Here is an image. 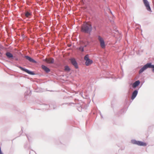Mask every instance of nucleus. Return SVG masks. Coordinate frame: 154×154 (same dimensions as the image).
Segmentation results:
<instances>
[{
  "mask_svg": "<svg viewBox=\"0 0 154 154\" xmlns=\"http://www.w3.org/2000/svg\"><path fill=\"white\" fill-rule=\"evenodd\" d=\"M138 91L137 90L134 91L132 93V97H131V99L132 100H133L134 99L135 97L136 96L137 94Z\"/></svg>",
  "mask_w": 154,
  "mask_h": 154,
  "instance_id": "nucleus-13",
  "label": "nucleus"
},
{
  "mask_svg": "<svg viewBox=\"0 0 154 154\" xmlns=\"http://www.w3.org/2000/svg\"><path fill=\"white\" fill-rule=\"evenodd\" d=\"M31 15V14L28 11L26 12L25 13V16L26 17H29Z\"/></svg>",
  "mask_w": 154,
  "mask_h": 154,
  "instance_id": "nucleus-15",
  "label": "nucleus"
},
{
  "mask_svg": "<svg viewBox=\"0 0 154 154\" xmlns=\"http://www.w3.org/2000/svg\"><path fill=\"white\" fill-rule=\"evenodd\" d=\"M19 68L21 70H22V71H23L26 72V73H28L29 74L32 75H33L35 74L33 72H31V71H29V70H28L27 69H24L23 68V67H21V66H20L19 67Z\"/></svg>",
  "mask_w": 154,
  "mask_h": 154,
  "instance_id": "nucleus-9",
  "label": "nucleus"
},
{
  "mask_svg": "<svg viewBox=\"0 0 154 154\" xmlns=\"http://www.w3.org/2000/svg\"><path fill=\"white\" fill-rule=\"evenodd\" d=\"M0 154H3V153L1 151V148L0 147Z\"/></svg>",
  "mask_w": 154,
  "mask_h": 154,
  "instance_id": "nucleus-19",
  "label": "nucleus"
},
{
  "mask_svg": "<svg viewBox=\"0 0 154 154\" xmlns=\"http://www.w3.org/2000/svg\"><path fill=\"white\" fill-rule=\"evenodd\" d=\"M131 143L133 144H137L140 146H145L146 145V144L145 143L141 141H136L135 140H132Z\"/></svg>",
  "mask_w": 154,
  "mask_h": 154,
  "instance_id": "nucleus-3",
  "label": "nucleus"
},
{
  "mask_svg": "<svg viewBox=\"0 0 154 154\" xmlns=\"http://www.w3.org/2000/svg\"><path fill=\"white\" fill-rule=\"evenodd\" d=\"M64 70L66 72H69L70 70V69L68 66H65Z\"/></svg>",
  "mask_w": 154,
  "mask_h": 154,
  "instance_id": "nucleus-16",
  "label": "nucleus"
},
{
  "mask_svg": "<svg viewBox=\"0 0 154 154\" xmlns=\"http://www.w3.org/2000/svg\"><path fill=\"white\" fill-rule=\"evenodd\" d=\"M70 60L72 64L76 69H78V64L75 58H71Z\"/></svg>",
  "mask_w": 154,
  "mask_h": 154,
  "instance_id": "nucleus-7",
  "label": "nucleus"
},
{
  "mask_svg": "<svg viewBox=\"0 0 154 154\" xmlns=\"http://www.w3.org/2000/svg\"><path fill=\"white\" fill-rule=\"evenodd\" d=\"M140 83V82L138 80L132 84V87L134 88H135Z\"/></svg>",
  "mask_w": 154,
  "mask_h": 154,
  "instance_id": "nucleus-11",
  "label": "nucleus"
},
{
  "mask_svg": "<svg viewBox=\"0 0 154 154\" xmlns=\"http://www.w3.org/2000/svg\"><path fill=\"white\" fill-rule=\"evenodd\" d=\"M81 47L79 48V50L81 51H84V47H86L88 44V42L87 41H82L81 42Z\"/></svg>",
  "mask_w": 154,
  "mask_h": 154,
  "instance_id": "nucleus-5",
  "label": "nucleus"
},
{
  "mask_svg": "<svg viewBox=\"0 0 154 154\" xmlns=\"http://www.w3.org/2000/svg\"><path fill=\"white\" fill-rule=\"evenodd\" d=\"M92 29L91 24L89 22H85L81 26V31L82 32L86 33H90Z\"/></svg>",
  "mask_w": 154,
  "mask_h": 154,
  "instance_id": "nucleus-1",
  "label": "nucleus"
},
{
  "mask_svg": "<svg viewBox=\"0 0 154 154\" xmlns=\"http://www.w3.org/2000/svg\"><path fill=\"white\" fill-rule=\"evenodd\" d=\"M84 59L85 61V64L86 66H89L93 63V61L89 58Z\"/></svg>",
  "mask_w": 154,
  "mask_h": 154,
  "instance_id": "nucleus-8",
  "label": "nucleus"
},
{
  "mask_svg": "<svg viewBox=\"0 0 154 154\" xmlns=\"http://www.w3.org/2000/svg\"><path fill=\"white\" fill-rule=\"evenodd\" d=\"M98 39L100 42L101 47L102 48H105L106 45L103 38L100 36H98Z\"/></svg>",
  "mask_w": 154,
  "mask_h": 154,
  "instance_id": "nucleus-4",
  "label": "nucleus"
},
{
  "mask_svg": "<svg viewBox=\"0 0 154 154\" xmlns=\"http://www.w3.org/2000/svg\"><path fill=\"white\" fill-rule=\"evenodd\" d=\"M143 3L146 7V9L149 11L151 12V10L149 2L147 0H143Z\"/></svg>",
  "mask_w": 154,
  "mask_h": 154,
  "instance_id": "nucleus-6",
  "label": "nucleus"
},
{
  "mask_svg": "<svg viewBox=\"0 0 154 154\" xmlns=\"http://www.w3.org/2000/svg\"><path fill=\"white\" fill-rule=\"evenodd\" d=\"M148 68H152V71L154 72V65H152L151 64V63H147L139 71V73H142L144 70Z\"/></svg>",
  "mask_w": 154,
  "mask_h": 154,
  "instance_id": "nucleus-2",
  "label": "nucleus"
},
{
  "mask_svg": "<svg viewBox=\"0 0 154 154\" xmlns=\"http://www.w3.org/2000/svg\"><path fill=\"white\" fill-rule=\"evenodd\" d=\"M6 55L9 58H12L13 57L12 54L9 52L6 53Z\"/></svg>",
  "mask_w": 154,
  "mask_h": 154,
  "instance_id": "nucleus-14",
  "label": "nucleus"
},
{
  "mask_svg": "<svg viewBox=\"0 0 154 154\" xmlns=\"http://www.w3.org/2000/svg\"><path fill=\"white\" fill-rule=\"evenodd\" d=\"M25 58H30V57L28 56H25Z\"/></svg>",
  "mask_w": 154,
  "mask_h": 154,
  "instance_id": "nucleus-20",
  "label": "nucleus"
},
{
  "mask_svg": "<svg viewBox=\"0 0 154 154\" xmlns=\"http://www.w3.org/2000/svg\"><path fill=\"white\" fill-rule=\"evenodd\" d=\"M27 59H28L29 60V61H30V62H34V63L36 62L34 60H33L32 58H27Z\"/></svg>",
  "mask_w": 154,
  "mask_h": 154,
  "instance_id": "nucleus-17",
  "label": "nucleus"
},
{
  "mask_svg": "<svg viewBox=\"0 0 154 154\" xmlns=\"http://www.w3.org/2000/svg\"><path fill=\"white\" fill-rule=\"evenodd\" d=\"M89 55L87 54V55H86L85 56L84 58H89Z\"/></svg>",
  "mask_w": 154,
  "mask_h": 154,
  "instance_id": "nucleus-18",
  "label": "nucleus"
},
{
  "mask_svg": "<svg viewBox=\"0 0 154 154\" xmlns=\"http://www.w3.org/2000/svg\"><path fill=\"white\" fill-rule=\"evenodd\" d=\"M42 69L46 72H48L50 71V69L48 68L44 65L42 66Z\"/></svg>",
  "mask_w": 154,
  "mask_h": 154,
  "instance_id": "nucleus-12",
  "label": "nucleus"
},
{
  "mask_svg": "<svg viewBox=\"0 0 154 154\" xmlns=\"http://www.w3.org/2000/svg\"><path fill=\"white\" fill-rule=\"evenodd\" d=\"M44 61L48 63H53L54 62L53 58H45Z\"/></svg>",
  "mask_w": 154,
  "mask_h": 154,
  "instance_id": "nucleus-10",
  "label": "nucleus"
}]
</instances>
